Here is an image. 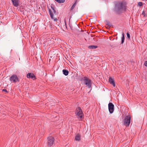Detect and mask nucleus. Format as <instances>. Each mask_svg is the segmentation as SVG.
<instances>
[{
  "instance_id": "obj_24",
  "label": "nucleus",
  "mask_w": 147,
  "mask_h": 147,
  "mask_svg": "<svg viewBox=\"0 0 147 147\" xmlns=\"http://www.w3.org/2000/svg\"><path fill=\"white\" fill-rule=\"evenodd\" d=\"M144 64L147 67V61H145Z\"/></svg>"
},
{
  "instance_id": "obj_23",
  "label": "nucleus",
  "mask_w": 147,
  "mask_h": 147,
  "mask_svg": "<svg viewBox=\"0 0 147 147\" xmlns=\"http://www.w3.org/2000/svg\"><path fill=\"white\" fill-rule=\"evenodd\" d=\"M2 91H4V92H7V90L5 89H3L2 90Z\"/></svg>"
},
{
  "instance_id": "obj_11",
  "label": "nucleus",
  "mask_w": 147,
  "mask_h": 147,
  "mask_svg": "<svg viewBox=\"0 0 147 147\" xmlns=\"http://www.w3.org/2000/svg\"><path fill=\"white\" fill-rule=\"evenodd\" d=\"M109 82L113 86H115V83L113 79L110 77L109 79Z\"/></svg>"
},
{
  "instance_id": "obj_18",
  "label": "nucleus",
  "mask_w": 147,
  "mask_h": 147,
  "mask_svg": "<svg viewBox=\"0 0 147 147\" xmlns=\"http://www.w3.org/2000/svg\"><path fill=\"white\" fill-rule=\"evenodd\" d=\"M76 1L74 3V4L72 6L71 8V10H73L74 8L76 6Z\"/></svg>"
},
{
  "instance_id": "obj_2",
  "label": "nucleus",
  "mask_w": 147,
  "mask_h": 147,
  "mask_svg": "<svg viewBox=\"0 0 147 147\" xmlns=\"http://www.w3.org/2000/svg\"><path fill=\"white\" fill-rule=\"evenodd\" d=\"M76 114L77 115L78 119H81L82 118L83 114L80 107H78L77 108Z\"/></svg>"
},
{
  "instance_id": "obj_9",
  "label": "nucleus",
  "mask_w": 147,
  "mask_h": 147,
  "mask_svg": "<svg viewBox=\"0 0 147 147\" xmlns=\"http://www.w3.org/2000/svg\"><path fill=\"white\" fill-rule=\"evenodd\" d=\"M49 15L50 16L51 19H53L55 21L56 20H57V19L56 18H53L54 15H53V11L51 10L50 9H49Z\"/></svg>"
},
{
  "instance_id": "obj_10",
  "label": "nucleus",
  "mask_w": 147,
  "mask_h": 147,
  "mask_svg": "<svg viewBox=\"0 0 147 147\" xmlns=\"http://www.w3.org/2000/svg\"><path fill=\"white\" fill-rule=\"evenodd\" d=\"M27 78H31L32 79L34 80L35 79V76L34 74L31 73H28L27 75Z\"/></svg>"
},
{
  "instance_id": "obj_20",
  "label": "nucleus",
  "mask_w": 147,
  "mask_h": 147,
  "mask_svg": "<svg viewBox=\"0 0 147 147\" xmlns=\"http://www.w3.org/2000/svg\"><path fill=\"white\" fill-rule=\"evenodd\" d=\"M138 5L139 6H141L142 5V2H139L138 3Z\"/></svg>"
},
{
  "instance_id": "obj_14",
  "label": "nucleus",
  "mask_w": 147,
  "mask_h": 147,
  "mask_svg": "<svg viewBox=\"0 0 147 147\" xmlns=\"http://www.w3.org/2000/svg\"><path fill=\"white\" fill-rule=\"evenodd\" d=\"M97 47V46L95 45H90L88 46V48L89 49H95Z\"/></svg>"
},
{
  "instance_id": "obj_7",
  "label": "nucleus",
  "mask_w": 147,
  "mask_h": 147,
  "mask_svg": "<svg viewBox=\"0 0 147 147\" xmlns=\"http://www.w3.org/2000/svg\"><path fill=\"white\" fill-rule=\"evenodd\" d=\"M10 80L14 83H16L18 81V79L16 75H13L10 78Z\"/></svg>"
},
{
  "instance_id": "obj_19",
  "label": "nucleus",
  "mask_w": 147,
  "mask_h": 147,
  "mask_svg": "<svg viewBox=\"0 0 147 147\" xmlns=\"http://www.w3.org/2000/svg\"><path fill=\"white\" fill-rule=\"evenodd\" d=\"M51 8L52 9V10L53 11V12L55 14H56V11L55 10L54 8L52 6H51Z\"/></svg>"
},
{
  "instance_id": "obj_22",
  "label": "nucleus",
  "mask_w": 147,
  "mask_h": 147,
  "mask_svg": "<svg viewBox=\"0 0 147 147\" xmlns=\"http://www.w3.org/2000/svg\"><path fill=\"white\" fill-rule=\"evenodd\" d=\"M142 14L144 16H145V11H143L142 13Z\"/></svg>"
},
{
  "instance_id": "obj_21",
  "label": "nucleus",
  "mask_w": 147,
  "mask_h": 147,
  "mask_svg": "<svg viewBox=\"0 0 147 147\" xmlns=\"http://www.w3.org/2000/svg\"><path fill=\"white\" fill-rule=\"evenodd\" d=\"M126 35L127 36V37L129 39L130 38V34L128 33H126Z\"/></svg>"
},
{
  "instance_id": "obj_8",
  "label": "nucleus",
  "mask_w": 147,
  "mask_h": 147,
  "mask_svg": "<svg viewBox=\"0 0 147 147\" xmlns=\"http://www.w3.org/2000/svg\"><path fill=\"white\" fill-rule=\"evenodd\" d=\"M13 6L17 7L19 6L20 1L19 0H11Z\"/></svg>"
},
{
  "instance_id": "obj_1",
  "label": "nucleus",
  "mask_w": 147,
  "mask_h": 147,
  "mask_svg": "<svg viewBox=\"0 0 147 147\" xmlns=\"http://www.w3.org/2000/svg\"><path fill=\"white\" fill-rule=\"evenodd\" d=\"M127 9V4L124 1L119 2L115 6V11L116 13L118 14L125 11Z\"/></svg>"
},
{
  "instance_id": "obj_17",
  "label": "nucleus",
  "mask_w": 147,
  "mask_h": 147,
  "mask_svg": "<svg viewBox=\"0 0 147 147\" xmlns=\"http://www.w3.org/2000/svg\"><path fill=\"white\" fill-rule=\"evenodd\" d=\"M55 1L59 3H63L65 1V0H55Z\"/></svg>"
},
{
  "instance_id": "obj_6",
  "label": "nucleus",
  "mask_w": 147,
  "mask_h": 147,
  "mask_svg": "<svg viewBox=\"0 0 147 147\" xmlns=\"http://www.w3.org/2000/svg\"><path fill=\"white\" fill-rule=\"evenodd\" d=\"M108 109L110 113H112L114 111V105L111 102L108 104Z\"/></svg>"
},
{
  "instance_id": "obj_16",
  "label": "nucleus",
  "mask_w": 147,
  "mask_h": 147,
  "mask_svg": "<svg viewBox=\"0 0 147 147\" xmlns=\"http://www.w3.org/2000/svg\"><path fill=\"white\" fill-rule=\"evenodd\" d=\"M106 24L108 26H109V28L112 26V24L110 23L108 20H106L105 21Z\"/></svg>"
},
{
  "instance_id": "obj_4",
  "label": "nucleus",
  "mask_w": 147,
  "mask_h": 147,
  "mask_svg": "<svg viewBox=\"0 0 147 147\" xmlns=\"http://www.w3.org/2000/svg\"><path fill=\"white\" fill-rule=\"evenodd\" d=\"M131 117L129 115L126 116L124 120V124L126 126H128L130 122Z\"/></svg>"
},
{
  "instance_id": "obj_3",
  "label": "nucleus",
  "mask_w": 147,
  "mask_h": 147,
  "mask_svg": "<svg viewBox=\"0 0 147 147\" xmlns=\"http://www.w3.org/2000/svg\"><path fill=\"white\" fill-rule=\"evenodd\" d=\"M84 84L88 86V88H90L91 86V81L86 77H84L83 79Z\"/></svg>"
},
{
  "instance_id": "obj_15",
  "label": "nucleus",
  "mask_w": 147,
  "mask_h": 147,
  "mask_svg": "<svg viewBox=\"0 0 147 147\" xmlns=\"http://www.w3.org/2000/svg\"><path fill=\"white\" fill-rule=\"evenodd\" d=\"M125 39V37L123 33L122 34V37L121 38V44H123L124 40Z\"/></svg>"
},
{
  "instance_id": "obj_13",
  "label": "nucleus",
  "mask_w": 147,
  "mask_h": 147,
  "mask_svg": "<svg viewBox=\"0 0 147 147\" xmlns=\"http://www.w3.org/2000/svg\"><path fill=\"white\" fill-rule=\"evenodd\" d=\"M80 139V136L79 134H77L75 138V140L76 141H79Z\"/></svg>"
},
{
  "instance_id": "obj_12",
  "label": "nucleus",
  "mask_w": 147,
  "mask_h": 147,
  "mask_svg": "<svg viewBox=\"0 0 147 147\" xmlns=\"http://www.w3.org/2000/svg\"><path fill=\"white\" fill-rule=\"evenodd\" d=\"M62 71L63 74L65 76L68 75L69 74V71L67 69H63V70Z\"/></svg>"
},
{
  "instance_id": "obj_5",
  "label": "nucleus",
  "mask_w": 147,
  "mask_h": 147,
  "mask_svg": "<svg viewBox=\"0 0 147 147\" xmlns=\"http://www.w3.org/2000/svg\"><path fill=\"white\" fill-rule=\"evenodd\" d=\"M55 141L54 138L51 137H48L47 138V143L48 146H51L54 143Z\"/></svg>"
}]
</instances>
